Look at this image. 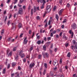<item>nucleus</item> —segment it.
Segmentation results:
<instances>
[{
    "mask_svg": "<svg viewBox=\"0 0 77 77\" xmlns=\"http://www.w3.org/2000/svg\"><path fill=\"white\" fill-rule=\"evenodd\" d=\"M53 34H54L53 32H52L51 33L50 36H51V37H53Z\"/></svg>",
    "mask_w": 77,
    "mask_h": 77,
    "instance_id": "38",
    "label": "nucleus"
},
{
    "mask_svg": "<svg viewBox=\"0 0 77 77\" xmlns=\"http://www.w3.org/2000/svg\"><path fill=\"white\" fill-rule=\"evenodd\" d=\"M6 68H5L3 69V74H5V73L6 72Z\"/></svg>",
    "mask_w": 77,
    "mask_h": 77,
    "instance_id": "19",
    "label": "nucleus"
},
{
    "mask_svg": "<svg viewBox=\"0 0 77 77\" xmlns=\"http://www.w3.org/2000/svg\"><path fill=\"white\" fill-rule=\"evenodd\" d=\"M25 55L24 54H22L21 55V58H23L25 57Z\"/></svg>",
    "mask_w": 77,
    "mask_h": 77,
    "instance_id": "20",
    "label": "nucleus"
},
{
    "mask_svg": "<svg viewBox=\"0 0 77 77\" xmlns=\"http://www.w3.org/2000/svg\"><path fill=\"white\" fill-rule=\"evenodd\" d=\"M11 23H12L11 21L10 20L8 21L7 24L8 25V26H9V24H11Z\"/></svg>",
    "mask_w": 77,
    "mask_h": 77,
    "instance_id": "11",
    "label": "nucleus"
},
{
    "mask_svg": "<svg viewBox=\"0 0 77 77\" xmlns=\"http://www.w3.org/2000/svg\"><path fill=\"white\" fill-rule=\"evenodd\" d=\"M4 29H2L1 31V35H3V34L4 33Z\"/></svg>",
    "mask_w": 77,
    "mask_h": 77,
    "instance_id": "23",
    "label": "nucleus"
},
{
    "mask_svg": "<svg viewBox=\"0 0 77 77\" xmlns=\"http://www.w3.org/2000/svg\"><path fill=\"white\" fill-rule=\"evenodd\" d=\"M33 49V47H31L30 48V49H29V50H30V51H31Z\"/></svg>",
    "mask_w": 77,
    "mask_h": 77,
    "instance_id": "28",
    "label": "nucleus"
},
{
    "mask_svg": "<svg viewBox=\"0 0 77 77\" xmlns=\"http://www.w3.org/2000/svg\"><path fill=\"white\" fill-rule=\"evenodd\" d=\"M43 49L45 50H46V46L45 45H44L43 46Z\"/></svg>",
    "mask_w": 77,
    "mask_h": 77,
    "instance_id": "31",
    "label": "nucleus"
},
{
    "mask_svg": "<svg viewBox=\"0 0 77 77\" xmlns=\"http://www.w3.org/2000/svg\"><path fill=\"white\" fill-rule=\"evenodd\" d=\"M42 58V55L41 54L38 55V59H40Z\"/></svg>",
    "mask_w": 77,
    "mask_h": 77,
    "instance_id": "25",
    "label": "nucleus"
},
{
    "mask_svg": "<svg viewBox=\"0 0 77 77\" xmlns=\"http://www.w3.org/2000/svg\"><path fill=\"white\" fill-rule=\"evenodd\" d=\"M57 62H54L53 63V64L54 66H55L56 64V63Z\"/></svg>",
    "mask_w": 77,
    "mask_h": 77,
    "instance_id": "43",
    "label": "nucleus"
},
{
    "mask_svg": "<svg viewBox=\"0 0 77 77\" xmlns=\"http://www.w3.org/2000/svg\"><path fill=\"white\" fill-rule=\"evenodd\" d=\"M74 34V32H72V35H71V36H72V37H73Z\"/></svg>",
    "mask_w": 77,
    "mask_h": 77,
    "instance_id": "47",
    "label": "nucleus"
},
{
    "mask_svg": "<svg viewBox=\"0 0 77 77\" xmlns=\"http://www.w3.org/2000/svg\"><path fill=\"white\" fill-rule=\"evenodd\" d=\"M70 53H68V55H67V56L68 57H70Z\"/></svg>",
    "mask_w": 77,
    "mask_h": 77,
    "instance_id": "44",
    "label": "nucleus"
},
{
    "mask_svg": "<svg viewBox=\"0 0 77 77\" xmlns=\"http://www.w3.org/2000/svg\"><path fill=\"white\" fill-rule=\"evenodd\" d=\"M23 1L24 0H20V3L21 4L23 2Z\"/></svg>",
    "mask_w": 77,
    "mask_h": 77,
    "instance_id": "36",
    "label": "nucleus"
},
{
    "mask_svg": "<svg viewBox=\"0 0 77 77\" xmlns=\"http://www.w3.org/2000/svg\"><path fill=\"white\" fill-rule=\"evenodd\" d=\"M44 66L45 67V68L47 69L48 68V65L46 63H44Z\"/></svg>",
    "mask_w": 77,
    "mask_h": 77,
    "instance_id": "14",
    "label": "nucleus"
},
{
    "mask_svg": "<svg viewBox=\"0 0 77 77\" xmlns=\"http://www.w3.org/2000/svg\"><path fill=\"white\" fill-rule=\"evenodd\" d=\"M40 1L41 3H43V4L45 3V0H40Z\"/></svg>",
    "mask_w": 77,
    "mask_h": 77,
    "instance_id": "10",
    "label": "nucleus"
},
{
    "mask_svg": "<svg viewBox=\"0 0 77 77\" xmlns=\"http://www.w3.org/2000/svg\"><path fill=\"white\" fill-rule=\"evenodd\" d=\"M69 33H70V34H71L72 33V31L71 30L69 31Z\"/></svg>",
    "mask_w": 77,
    "mask_h": 77,
    "instance_id": "61",
    "label": "nucleus"
},
{
    "mask_svg": "<svg viewBox=\"0 0 77 77\" xmlns=\"http://www.w3.org/2000/svg\"><path fill=\"white\" fill-rule=\"evenodd\" d=\"M59 18V17L58 15H57V14H56V18L57 19V21H58Z\"/></svg>",
    "mask_w": 77,
    "mask_h": 77,
    "instance_id": "13",
    "label": "nucleus"
},
{
    "mask_svg": "<svg viewBox=\"0 0 77 77\" xmlns=\"http://www.w3.org/2000/svg\"><path fill=\"white\" fill-rule=\"evenodd\" d=\"M32 33V32L31 30L29 31V34H31Z\"/></svg>",
    "mask_w": 77,
    "mask_h": 77,
    "instance_id": "55",
    "label": "nucleus"
},
{
    "mask_svg": "<svg viewBox=\"0 0 77 77\" xmlns=\"http://www.w3.org/2000/svg\"><path fill=\"white\" fill-rule=\"evenodd\" d=\"M10 68V64H8V67L7 68L8 69H9Z\"/></svg>",
    "mask_w": 77,
    "mask_h": 77,
    "instance_id": "45",
    "label": "nucleus"
},
{
    "mask_svg": "<svg viewBox=\"0 0 77 77\" xmlns=\"http://www.w3.org/2000/svg\"><path fill=\"white\" fill-rule=\"evenodd\" d=\"M15 41V39H12L11 40V42H14Z\"/></svg>",
    "mask_w": 77,
    "mask_h": 77,
    "instance_id": "24",
    "label": "nucleus"
},
{
    "mask_svg": "<svg viewBox=\"0 0 77 77\" xmlns=\"http://www.w3.org/2000/svg\"><path fill=\"white\" fill-rule=\"evenodd\" d=\"M12 17V14H10V16H9V19L11 18Z\"/></svg>",
    "mask_w": 77,
    "mask_h": 77,
    "instance_id": "51",
    "label": "nucleus"
},
{
    "mask_svg": "<svg viewBox=\"0 0 77 77\" xmlns=\"http://www.w3.org/2000/svg\"><path fill=\"white\" fill-rule=\"evenodd\" d=\"M71 27L74 29H75L77 28L76 25L75 23H73Z\"/></svg>",
    "mask_w": 77,
    "mask_h": 77,
    "instance_id": "4",
    "label": "nucleus"
},
{
    "mask_svg": "<svg viewBox=\"0 0 77 77\" xmlns=\"http://www.w3.org/2000/svg\"><path fill=\"white\" fill-rule=\"evenodd\" d=\"M12 26V29H14V30H15L16 27H15V24L14 23H12L11 24Z\"/></svg>",
    "mask_w": 77,
    "mask_h": 77,
    "instance_id": "7",
    "label": "nucleus"
},
{
    "mask_svg": "<svg viewBox=\"0 0 77 77\" xmlns=\"http://www.w3.org/2000/svg\"><path fill=\"white\" fill-rule=\"evenodd\" d=\"M44 23H46V24L45 25V27H46L48 26V25H47V20H46L45 21Z\"/></svg>",
    "mask_w": 77,
    "mask_h": 77,
    "instance_id": "12",
    "label": "nucleus"
},
{
    "mask_svg": "<svg viewBox=\"0 0 77 77\" xmlns=\"http://www.w3.org/2000/svg\"><path fill=\"white\" fill-rule=\"evenodd\" d=\"M45 73H46V70H44V71L43 72V74L44 75H45Z\"/></svg>",
    "mask_w": 77,
    "mask_h": 77,
    "instance_id": "46",
    "label": "nucleus"
},
{
    "mask_svg": "<svg viewBox=\"0 0 77 77\" xmlns=\"http://www.w3.org/2000/svg\"><path fill=\"white\" fill-rule=\"evenodd\" d=\"M63 39H64L65 40H67V38L66 37L65 35H64L63 36Z\"/></svg>",
    "mask_w": 77,
    "mask_h": 77,
    "instance_id": "18",
    "label": "nucleus"
},
{
    "mask_svg": "<svg viewBox=\"0 0 77 77\" xmlns=\"http://www.w3.org/2000/svg\"><path fill=\"white\" fill-rule=\"evenodd\" d=\"M20 14L22 15L23 14V9L22 8H20Z\"/></svg>",
    "mask_w": 77,
    "mask_h": 77,
    "instance_id": "9",
    "label": "nucleus"
},
{
    "mask_svg": "<svg viewBox=\"0 0 77 77\" xmlns=\"http://www.w3.org/2000/svg\"><path fill=\"white\" fill-rule=\"evenodd\" d=\"M14 73H13L12 74H11V76L12 77H14Z\"/></svg>",
    "mask_w": 77,
    "mask_h": 77,
    "instance_id": "62",
    "label": "nucleus"
},
{
    "mask_svg": "<svg viewBox=\"0 0 77 77\" xmlns=\"http://www.w3.org/2000/svg\"><path fill=\"white\" fill-rule=\"evenodd\" d=\"M12 39V37H10L8 38V42H9V41H11V40Z\"/></svg>",
    "mask_w": 77,
    "mask_h": 77,
    "instance_id": "29",
    "label": "nucleus"
},
{
    "mask_svg": "<svg viewBox=\"0 0 77 77\" xmlns=\"http://www.w3.org/2000/svg\"><path fill=\"white\" fill-rule=\"evenodd\" d=\"M39 38H40V35H38L37 36V39H39Z\"/></svg>",
    "mask_w": 77,
    "mask_h": 77,
    "instance_id": "53",
    "label": "nucleus"
},
{
    "mask_svg": "<svg viewBox=\"0 0 77 77\" xmlns=\"http://www.w3.org/2000/svg\"><path fill=\"white\" fill-rule=\"evenodd\" d=\"M66 47H67L68 46V43H67L65 45Z\"/></svg>",
    "mask_w": 77,
    "mask_h": 77,
    "instance_id": "59",
    "label": "nucleus"
},
{
    "mask_svg": "<svg viewBox=\"0 0 77 77\" xmlns=\"http://www.w3.org/2000/svg\"><path fill=\"white\" fill-rule=\"evenodd\" d=\"M51 21H52L51 20H49V23H48V25H50Z\"/></svg>",
    "mask_w": 77,
    "mask_h": 77,
    "instance_id": "26",
    "label": "nucleus"
},
{
    "mask_svg": "<svg viewBox=\"0 0 77 77\" xmlns=\"http://www.w3.org/2000/svg\"><path fill=\"white\" fill-rule=\"evenodd\" d=\"M67 22V20L66 19L64 20L63 21V23H65Z\"/></svg>",
    "mask_w": 77,
    "mask_h": 77,
    "instance_id": "49",
    "label": "nucleus"
},
{
    "mask_svg": "<svg viewBox=\"0 0 77 77\" xmlns=\"http://www.w3.org/2000/svg\"><path fill=\"white\" fill-rule=\"evenodd\" d=\"M26 58H24L23 59V62H24V63H25L26 62Z\"/></svg>",
    "mask_w": 77,
    "mask_h": 77,
    "instance_id": "50",
    "label": "nucleus"
},
{
    "mask_svg": "<svg viewBox=\"0 0 77 77\" xmlns=\"http://www.w3.org/2000/svg\"><path fill=\"white\" fill-rule=\"evenodd\" d=\"M36 19L37 20H39L40 18H39V16H38L37 17H36Z\"/></svg>",
    "mask_w": 77,
    "mask_h": 77,
    "instance_id": "40",
    "label": "nucleus"
},
{
    "mask_svg": "<svg viewBox=\"0 0 77 77\" xmlns=\"http://www.w3.org/2000/svg\"><path fill=\"white\" fill-rule=\"evenodd\" d=\"M61 77H64V75L62 73V74H61Z\"/></svg>",
    "mask_w": 77,
    "mask_h": 77,
    "instance_id": "60",
    "label": "nucleus"
},
{
    "mask_svg": "<svg viewBox=\"0 0 77 77\" xmlns=\"http://www.w3.org/2000/svg\"><path fill=\"white\" fill-rule=\"evenodd\" d=\"M16 63H15V62H13L12 63V66H15V65H16Z\"/></svg>",
    "mask_w": 77,
    "mask_h": 77,
    "instance_id": "15",
    "label": "nucleus"
},
{
    "mask_svg": "<svg viewBox=\"0 0 77 77\" xmlns=\"http://www.w3.org/2000/svg\"><path fill=\"white\" fill-rule=\"evenodd\" d=\"M28 42V40H27V37H26L24 38V39L23 42V44L24 45H26Z\"/></svg>",
    "mask_w": 77,
    "mask_h": 77,
    "instance_id": "5",
    "label": "nucleus"
},
{
    "mask_svg": "<svg viewBox=\"0 0 77 77\" xmlns=\"http://www.w3.org/2000/svg\"><path fill=\"white\" fill-rule=\"evenodd\" d=\"M73 42L74 45H75L74 46V45H72L70 46V48L73 50L74 52H76L77 51V42H76L75 40H73Z\"/></svg>",
    "mask_w": 77,
    "mask_h": 77,
    "instance_id": "1",
    "label": "nucleus"
},
{
    "mask_svg": "<svg viewBox=\"0 0 77 77\" xmlns=\"http://www.w3.org/2000/svg\"><path fill=\"white\" fill-rule=\"evenodd\" d=\"M17 2H18V0H14V4H16V3H17Z\"/></svg>",
    "mask_w": 77,
    "mask_h": 77,
    "instance_id": "30",
    "label": "nucleus"
},
{
    "mask_svg": "<svg viewBox=\"0 0 77 77\" xmlns=\"http://www.w3.org/2000/svg\"><path fill=\"white\" fill-rule=\"evenodd\" d=\"M3 68V66L2 65H1L0 66V70H1V69H2V68Z\"/></svg>",
    "mask_w": 77,
    "mask_h": 77,
    "instance_id": "35",
    "label": "nucleus"
},
{
    "mask_svg": "<svg viewBox=\"0 0 77 77\" xmlns=\"http://www.w3.org/2000/svg\"><path fill=\"white\" fill-rule=\"evenodd\" d=\"M34 13H35L37 11V7H34Z\"/></svg>",
    "mask_w": 77,
    "mask_h": 77,
    "instance_id": "16",
    "label": "nucleus"
},
{
    "mask_svg": "<svg viewBox=\"0 0 77 77\" xmlns=\"http://www.w3.org/2000/svg\"><path fill=\"white\" fill-rule=\"evenodd\" d=\"M42 54L44 57L45 56L46 57H49V54L48 53H45L44 52H43L42 53Z\"/></svg>",
    "mask_w": 77,
    "mask_h": 77,
    "instance_id": "3",
    "label": "nucleus"
},
{
    "mask_svg": "<svg viewBox=\"0 0 77 77\" xmlns=\"http://www.w3.org/2000/svg\"><path fill=\"white\" fill-rule=\"evenodd\" d=\"M53 44H52L51 45L50 47V48H52L53 47Z\"/></svg>",
    "mask_w": 77,
    "mask_h": 77,
    "instance_id": "52",
    "label": "nucleus"
},
{
    "mask_svg": "<svg viewBox=\"0 0 77 77\" xmlns=\"http://www.w3.org/2000/svg\"><path fill=\"white\" fill-rule=\"evenodd\" d=\"M54 30V29H51L50 30V32H51L52 31H53Z\"/></svg>",
    "mask_w": 77,
    "mask_h": 77,
    "instance_id": "56",
    "label": "nucleus"
},
{
    "mask_svg": "<svg viewBox=\"0 0 77 77\" xmlns=\"http://www.w3.org/2000/svg\"><path fill=\"white\" fill-rule=\"evenodd\" d=\"M16 50H17V47H15L13 48V51H15Z\"/></svg>",
    "mask_w": 77,
    "mask_h": 77,
    "instance_id": "33",
    "label": "nucleus"
},
{
    "mask_svg": "<svg viewBox=\"0 0 77 77\" xmlns=\"http://www.w3.org/2000/svg\"><path fill=\"white\" fill-rule=\"evenodd\" d=\"M16 74L17 75L16 77H20V76H19V74L18 73V72L16 73Z\"/></svg>",
    "mask_w": 77,
    "mask_h": 77,
    "instance_id": "39",
    "label": "nucleus"
},
{
    "mask_svg": "<svg viewBox=\"0 0 77 77\" xmlns=\"http://www.w3.org/2000/svg\"><path fill=\"white\" fill-rule=\"evenodd\" d=\"M30 55L29 54L28 55H27V56H26V58H27V59H28L29 60V59H30Z\"/></svg>",
    "mask_w": 77,
    "mask_h": 77,
    "instance_id": "21",
    "label": "nucleus"
},
{
    "mask_svg": "<svg viewBox=\"0 0 77 77\" xmlns=\"http://www.w3.org/2000/svg\"><path fill=\"white\" fill-rule=\"evenodd\" d=\"M62 0H60V1H59V3L60 4H61L62 3Z\"/></svg>",
    "mask_w": 77,
    "mask_h": 77,
    "instance_id": "58",
    "label": "nucleus"
},
{
    "mask_svg": "<svg viewBox=\"0 0 77 77\" xmlns=\"http://www.w3.org/2000/svg\"><path fill=\"white\" fill-rule=\"evenodd\" d=\"M57 69V67H55V68H54V70L55 71Z\"/></svg>",
    "mask_w": 77,
    "mask_h": 77,
    "instance_id": "54",
    "label": "nucleus"
},
{
    "mask_svg": "<svg viewBox=\"0 0 77 77\" xmlns=\"http://www.w3.org/2000/svg\"><path fill=\"white\" fill-rule=\"evenodd\" d=\"M51 39V37H49L48 38V41L50 40Z\"/></svg>",
    "mask_w": 77,
    "mask_h": 77,
    "instance_id": "42",
    "label": "nucleus"
},
{
    "mask_svg": "<svg viewBox=\"0 0 77 77\" xmlns=\"http://www.w3.org/2000/svg\"><path fill=\"white\" fill-rule=\"evenodd\" d=\"M23 35V33L21 34L20 35V38L22 37V36Z\"/></svg>",
    "mask_w": 77,
    "mask_h": 77,
    "instance_id": "63",
    "label": "nucleus"
},
{
    "mask_svg": "<svg viewBox=\"0 0 77 77\" xmlns=\"http://www.w3.org/2000/svg\"><path fill=\"white\" fill-rule=\"evenodd\" d=\"M34 11L33 9H32L31 10V15H32L33 14V11Z\"/></svg>",
    "mask_w": 77,
    "mask_h": 77,
    "instance_id": "27",
    "label": "nucleus"
},
{
    "mask_svg": "<svg viewBox=\"0 0 77 77\" xmlns=\"http://www.w3.org/2000/svg\"><path fill=\"white\" fill-rule=\"evenodd\" d=\"M44 5L45 4H43V5L42 6V7H41L40 8L41 9H43L44 8Z\"/></svg>",
    "mask_w": 77,
    "mask_h": 77,
    "instance_id": "22",
    "label": "nucleus"
},
{
    "mask_svg": "<svg viewBox=\"0 0 77 77\" xmlns=\"http://www.w3.org/2000/svg\"><path fill=\"white\" fill-rule=\"evenodd\" d=\"M9 52H10V50L8 49L7 50V54H9Z\"/></svg>",
    "mask_w": 77,
    "mask_h": 77,
    "instance_id": "37",
    "label": "nucleus"
},
{
    "mask_svg": "<svg viewBox=\"0 0 77 77\" xmlns=\"http://www.w3.org/2000/svg\"><path fill=\"white\" fill-rule=\"evenodd\" d=\"M35 65V63H31L30 65H29V68H32Z\"/></svg>",
    "mask_w": 77,
    "mask_h": 77,
    "instance_id": "6",
    "label": "nucleus"
},
{
    "mask_svg": "<svg viewBox=\"0 0 77 77\" xmlns=\"http://www.w3.org/2000/svg\"><path fill=\"white\" fill-rule=\"evenodd\" d=\"M59 72H61V73H62V74L63 73H62V70L61 69H60L59 70Z\"/></svg>",
    "mask_w": 77,
    "mask_h": 77,
    "instance_id": "57",
    "label": "nucleus"
},
{
    "mask_svg": "<svg viewBox=\"0 0 77 77\" xmlns=\"http://www.w3.org/2000/svg\"><path fill=\"white\" fill-rule=\"evenodd\" d=\"M23 27V26L20 23V28Z\"/></svg>",
    "mask_w": 77,
    "mask_h": 77,
    "instance_id": "41",
    "label": "nucleus"
},
{
    "mask_svg": "<svg viewBox=\"0 0 77 77\" xmlns=\"http://www.w3.org/2000/svg\"><path fill=\"white\" fill-rule=\"evenodd\" d=\"M64 11V9H62L61 10H60L59 12H58V14H59L60 16H61L62 15V13L63 12V11Z\"/></svg>",
    "mask_w": 77,
    "mask_h": 77,
    "instance_id": "8",
    "label": "nucleus"
},
{
    "mask_svg": "<svg viewBox=\"0 0 77 77\" xmlns=\"http://www.w3.org/2000/svg\"><path fill=\"white\" fill-rule=\"evenodd\" d=\"M51 5H48L47 7V8L46 10V12L47 13H49L51 11V9L50 8Z\"/></svg>",
    "mask_w": 77,
    "mask_h": 77,
    "instance_id": "2",
    "label": "nucleus"
},
{
    "mask_svg": "<svg viewBox=\"0 0 77 77\" xmlns=\"http://www.w3.org/2000/svg\"><path fill=\"white\" fill-rule=\"evenodd\" d=\"M12 56V52H11L8 54V56Z\"/></svg>",
    "mask_w": 77,
    "mask_h": 77,
    "instance_id": "34",
    "label": "nucleus"
},
{
    "mask_svg": "<svg viewBox=\"0 0 77 77\" xmlns=\"http://www.w3.org/2000/svg\"><path fill=\"white\" fill-rule=\"evenodd\" d=\"M66 6L68 8H69L70 6V5L69 3H68L67 5Z\"/></svg>",
    "mask_w": 77,
    "mask_h": 77,
    "instance_id": "32",
    "label": "nucleus"
},
{
    "mask_svg": "<svg viewBox=\"0 0 77 77\" xmlns=\"http://www.w3.org/2000/svg\"><path fill=\"white\" fill-rule=\"evenodd\" d=\"M47 13H46V11H45V13L44 14V17L45 16L46 14Z\"/></svg>",
    "mask_w": 77,
    "mask_h": 77,
    "instance_id": "64",
    "label": "nucleus"
},
{
    "mask_svg": "<svg viewBox=\"0 0 77 77\" xmlns=\"http://www.w3.org/2000/svg\"><path fill=\"white\" fill-rule=\"evenodd\" d=\"M37 43L39 45L41 44V40L38 41L37 42Z\"/></svg>",
    "mask_w": 77,
    "mask_h": 77,
    "instance_id": "17",
    "label": "nucleus"
},
{
    "mask_svg": "<svg viewBox=\"0 0 77 77\" xmlns=\"http://www.w3.org/2000/svg\"><path fill=\"white\" fill-rule=\"evenodd\" d=\"M62 63V59L61 58V59H60V64H61Z\"/></svg>",
    "mask_w": 77,
    "mask_h": 77,
    "instance_id": "48",
    "label": "nucleus"
}]
</instances>
